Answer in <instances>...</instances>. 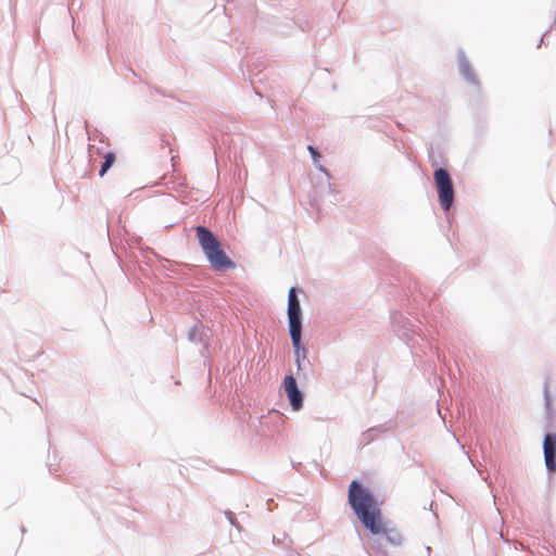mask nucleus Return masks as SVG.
I'll use <instances>...</instances> for the list:
<instances>
[{
	"instance_id": "nucleus-1",
	"label": "nucleus",
	"mask_w": 556,
	"mask_h": 556,
	"mask_svg": "<svg viewBox=\"0 0 556 556\" xmlns=\"http://www.w3.org/2000/svg\"><path fill=\"white\" fill-rule=\"evenodd\" d=\"M348 500L363 526L372 534L386 535L392 544L402 542L401 533L388 528L382 518L380 504L369 489L353 480L349 486Z\"/></svg>"
},
{
	"instance_id": "nucleus-2",
	"label": "nucleus",
	"mask_w": 556,
	"mask_h": 556,
	"mask_svg": "<svg viewBox=\"0 0 556 556\" xmlns=\"http://www.w3.org/2000/svg\"><path fill=\"white\" fill-rule=\"evenodd\" d=\"M199 243L212 267L216 270H225L233 267V262L223 251L219 241L204 226L195 228Z\"/></svg>"
},
{
	"instance_id": "nucleus-3",
	"label": "nucleus",
	"mask_w": 556,
	"mask_h": 556,
	"mask_svg": "<svg viewBox=\"0 0 556 556\" xmlns=\"http://www.w3.org/2000/svg\"><path fill=\"white\" fill-rule=\"evenodd\" d=\"M288 318L292 344L295 353H299L302 333L301 307L295 288H291L288 294Z\"/></svg>"
},
{
	"instance_id": "nucleus-4",
	"label": "nucleus",
	"mask_w": 556,
	"mask_h": 556,
	"mask_svg": "<svg viewBox=\"0 0 556 556\" xmlns=\"http://www.w3.org/2000/svg\"><path fill=\"white\" fill-rule=\"evenodd\" d=\"M433 178L438 189L439 203L444 211H448L454 201L451 176L446 169L439 168L434 172Z\"/></svg>"
},
{
	"instance_id": "nucleus-5",
	"label": "nucleus",
	"mask_w": 556,
	"mask_h": 556,
	"mask_svg": "<svg viewBox=\"0 0 556 556\" xmlns=\"http://www.w3.org/2000/svg\"><path fill=\"white\" fill-rule=\"evenodd\" d=\"M283 389L288 395L292 409L299 410L302 407L303 397L293 376L285 377Z\"/></svg>"
},
{
	"instance_id": "nucleus-6",
	"label": "nucleus",
	"mask_w": 556,
	"mask_h": 556,
	"mask_svg": "<svg viewBox=\"0 0 556 556\" xmlns=\"http://www.w3.org/2000/svg\"><path fill=\"white\" fill-rule=\"evenodd\" d=\"M544 459L548 471H556V434L548 433L544 438Z\"/></svg>"
},
{
	"instance_id": "nucleus-7",
	"label": "nucleus",
	"mask_w": 556,
	"mask_h": 556,
	"mask_svg": "<svg viewBox=\"0 0 556 556\" xmlns=\"http://www.w3.org/2000/svg\"><path fill=\"white\" fill-rule=\"evenodd\" d=\"M115 162V154L113 152H108L104 155V162L101 166L99 175L102 177L104 174L111 168L113 163Z\"/></svg>"
},
{
	"instance_id": "nucleus-8",
	"label": "nucleus",
	"mask_w": 556,
	"mask_h": 556,
	"mask_svg": "<svg viewBox=\"0 0 556 556\" xmlns=\"http://www.w3.org/2000/svg\"><path fill=\"white\" fill-rule=\"evenodd\" d=\"M307 150L309 151V153H311V155H312V157H313L314 162H315V163H317V162H318V159L320 157V154H319V153L316 151V149H315L314 147H312V146H308V147H307Z\"/></svg>"
}]
</instances>
